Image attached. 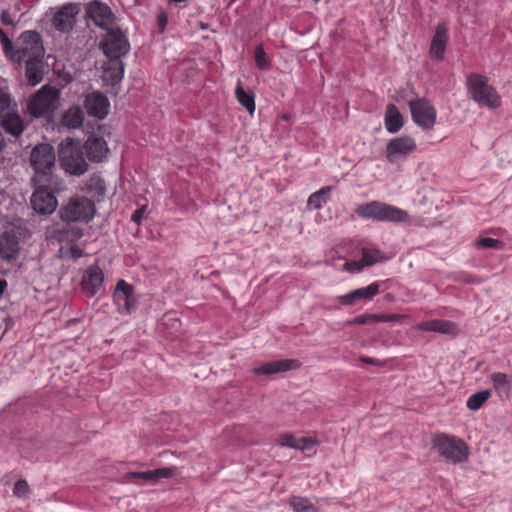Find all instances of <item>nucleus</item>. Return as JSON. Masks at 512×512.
Segmentation results:
<instances>
[{"instance_id": "nucleus-1", "label": "nucleus", "mask_w": 512, "mask_h": 512, "mask_svg": "<svg viewBox=\"0 0 512 512\" xmlns=\"http://www.w3.org/2000/svg\"><path fill=\"white\" fill-rule=\"evenodd\" d=\"M30 163L34 170L32 181L35 184H53L56 156L52 145L44 143L32 149Z\"/></svg>"}, {"instance_id": "nucleus-2", "label": "nucleus", "mask_w": 512, "mask_h": 512, "mask_svg": "<svg viewBox=\"0 0 512 512\" xmlns=\"http://www.w3.org/2000/svg\"><path fill=\"white\" fill-rule=\"evenodd\" d=\"M355 212L362 219L378 222L404 223L409 220L406 210L380 201L358 205Z\"/></svg>"}, {"instance_id": "nucleus-3", "label": "nucleus", "mask_w": 512, "mask_h": 512, "mask_svg": "<svg viewBox=\"0 0 512 512\" xmlns=\"http://www.w3.org/2000/svg\"><path fill=\"white\" fill-rule=\"evenodd\" d=\"M61 168L70 175L80 176L88 170L81 141L66 138L58 146Z\"/></svg>"}, {"instance_id": "nucleus-4", "label": "nucleus", "mask_w": 512, "mask_h": 512, "mask_svg": "<svg viewBox=\"0 0 512 512\" xmlns=\"http://www.w3.org/2000/svg\"><path fill=\"white\" fill-rule=\"evenodd\" d=\"M467 90L474 102L488 108H498L501 105V98L493 86L489 84L486 76L471 73L466 80Z\"/></svg>"}, {"instance_id": "nucleus-5", "label": "nucleus", "mask_w": 512, "mask_h": 512, "mask_svg": "<svg viewBox=\"0 0 512 512\" xmlns=\"http://www.w3.org/2000/svg\"><path fill=\"white\" fill-rule=\"evenodd\" d=\"M433 448L446 461L451 463H462L469 457V448L460 438L445 433H437L432 438Z\"/></svg>"}, {"instance_id": "nucleus-6", "label": "nucleus", "mask_w": 512, "mask_h": 512, "mask_svg": "<svg viewBox=\"0 0 512 512\" xmlns=\"http://www.w3.org/2000/svg\"><path fill=\"white\" fill-rule=\"evenodd\" d=\"M44 53L40 33L35 30H26L18 38L12 62L21 64L28 60L43 59Z\"/></svg>"}, {"instance_id": "nucleus-7", "label": "nucleus", "mask_w": 512, "mask_h": 512, "mask_svg": "<svg viewBox=\"0 0 512 512\" xmlns=\"http://www.w3.org/2000/svg\"><path fill=\"white\" fill-rule=\"evenodd\" d=\"M59 107V91L44 85L27 104L28 113L34 118L49 117Z\"/></svg>"}, {"instance_id": "nucleus-8", "label": "nucleus", "mask_w": 512, "mask_h": 512, "mask_svg": "<svg viewBox=\"0 0 512 512\" xmlns=\"http://www.w3.org/2000/svg\"><path fill=\"white\" fill-rule=\"evenodd\" d=\"M96 209L93 201L83 196L71 197L59 210L60 218L65 222H89Z\"/></svg>"}, {"instance_id": "nucleus-9", "label": "nucleus", "mask_w": 512, "mask_h": 512, "mask_svg": "<svg viewBox=\"0 0 512 512\" xmlns=\"http://www.w3.org/2000/svg\"><path fill=\"white\" fill-rule=\"evenodd\" d=\"M99 48L108 59L122 58L130 51V42L124 31L109 28L99 43Z\"/></svg>"}, {"instance_id": "nucleus-10", "label": "nucleus", "mask_w": 512, "mask_h": 512, "mask_svg": "<svg viewBox=\"0 0 512 512\" xmlns=\"http://www.w3.org/2000/svg\"><path fill=\"white\" fill-rule=\"evenodd\" d=\"M113 301L120 314H132L138 305V296L133 285L124 279L118 280L113 291Z\"/></svg>"}, {"instance_id": "nucleus-11", "label": "nucleus", "mask_w": 512, "mask_h": 512, "mask_svg": "<svg viewBox=\"0 0 512 512\" xmlns=\"http://www.w3.org/2000/svg\"><path fill=\"white\" fill-rule=\"evenodd\" d=\"M409 108L413 122L423 128L431 129L437 118V111L431 102L425 98H416L409 101Z\"/></svg>"}, {"instance_id": "nucleus-12", "label": "nucleus", "mask_w": 512, "mask_h": 512, "mask_svg": "<svg viewBox=\"0 0 512 512\" xmlns=\"http://www.w3.org/2000/svg\"><path fill=\"white\" fill-rule=\"evenodd\" d=\"M52 26L61 33H70L75 24L77 15L80 12L77 3H65L62 6L52 9Z\"/></svg>"}, {"instance_id": "nucleus-13", "label": "nucleus", "mask_w": 512, "mask_h": 512, "mask_svg": "<svg viewBox=\"0 0 512 512\" xmlns=\"http://www.w3.org/2000/svg\"><path fill=\"white\" fill-rule=\"evenodd\" d=\"M38 187L35 189L31 196V206L35 212L43 215L52 214L58 205L57 199L49 189L56 187L57 180H54L53 184H37Z\"/></svg>"}, {"instance_id": "nucleus-14", "label": "nucleus", "mask_w": 512, "mask_h": 512, "mask_svg": "<svg viewBox=\"0 0 512 512\" xmlns=\"http://www.w3.org/2000/svg\"><path fill=\"white\" fill-rule=\"evenodd\" d=\"M86 13L96 26L104 30L111 28L115 18L111 8L97 0L88 4Z\"/></svg>"}, {"instance_id": "nucleus-15", "label": "nucleus", "mask_w": 512, "mask_h": 512, "mask_svg": "<svg viewBox=\"0 0 512 512\" xmlns=\"http://www.w3.org/2000/svg\"><path fill=\"white\" fill-rule=\"evenodd\" d=\"M416 147L415 140L410 136L393 138L387 143L386 158L389 162H394L414 152Z\"/></svg>"}, {"instance_id": "nucleus-16", "label": "nucleus", "mask_w": 512, "mask_h": 512, "mask_svg": "<svg viewBox=\"0 0 512 512\" xmlns=\"http://www.w3.org/2000/svg\"><path fill=\"white\" fill-rule=\"evenodd\" d=\"M84 107L89 116L102 120L109 113L110 102L104 94L94 91L86 95Z\"/></svg>"}, {"instance_id": "nucleus-17", "label": "nucleus", "mask_w": 512, "mask_h": 512, "mask_svg": "<svg viewBox=\"0 0 512 512\" xmlns=\"http://www.w3.org/2000/svg\"><path fill=\"white\" fill-rule=\"evenodd\" d=\"M380 291V285L373 282L366 287L355 289L347 294L337 296V300L344 306H352L358 301L372 300Z\"/></svg>"}, {"instance_id": "nucleus-18", "label": "nucleus", "mask_w": 512, "mask_h": 512, "mask_svg": "<svg viewBox=\"0 0 512 512\" xmlns=\"http://www.w3.org/2000/svg\"><path fill=\"white\" fill-rule=\"evenodd\" d=\"M300 363L295 359H279L264 363L252 369L255 375H273L297 369Z\"/></svg>"}, {"instance_id": "nucleus-19", "label": "nucleus", "mask_w": 512, "mask_h": 512, "mask_svg": "<svg viewBox=\"0 0 512 512\" xmlns=\"http://www.w3.org/2000/svg\"><path fill=\"white\" fill-rule=\"evenodd\" d=\"M104 274L97 265L88 267L82 278V289L90 297L95 296L101 289Z\"/></svg>"}, {"instance_id": "nucleus-20", "label": "nucleus", "mask_w": 512, "mask_h": 512, "mask_svg": "<svg viewBox=\"0 0 512 512\" xmlns=\"http://www.w3.org/2000/svg\"><path fill=\"white\" fill-rule=\"evenodd\" d=\"M447 41L448 28L445 23H439L435 28L429 49V55L432 59L437 61L444 59Z\"/></svg>"}, {"instance_id": "nucleus-21", "label": "nucleus", "mask_w": 512, "mask_h": 512, "mask_svg": "<svg viewBox=\"0 0 512 512\" xmlns=\"http://www.w3.org/2000/svg\"><path fill=\"white\" fill-rule=\"evenodd\" d=\"M177 468L176 467H163L155 470L148 471H131L126 473L125 477L127 479L137 478L144 480L146 482L155 484L163 479H170L176 475Z\"/></svg>"}, {"instance_id": "nucleus-22", "label": "nucleus", "mask_w": 512, "mask_h": 512, "mask_svg": "<svg viewBox=\"0 0 512 512\" xmlns=\"http://www.w3.org/2000/svg\"><path fill=\"white\" fill-rule=\"evenodd\" d=\"M415 329L425 332H436L443 335H456L459 330L456 323L444 319H431L419 322L415 325Z\"/></svg>"}, {"instance_id": "nucleus-23", "label": "nucleus", "mask_w": 512, "mask_h": 512, "mask_svg": "<svg viewBox=\"0 0 512 512\" xmlns=\"http://www.w3.org/2000/svg\"><path fill=\"white\" fill-rule=\"evenodd\" d=\"M82 146L83 150H85L87 154V158L91 162L96 163L105 159L109 151L106 141L102 137L96 135L89 136Z\"/></svg>"}, {"instance_id": "nucleus-24", "label": "nucleus", "mask_w": 512, "mask_h": 512, "mask_svg": "<svg viewBox=\"0 0 512 512\" xmlns=\"http://www.w3.org/2000/svg\"><path fill=\"white\" fill-rule=\"evenodd\" d=\"M326 499H317L313 502L311 499L303 496H291L289 505L293 512H322L327 505Z\"/></svg>"}, {"instance_id": "nucleus-25", "label": "nucleus", "mask_w": 512, "mask_h": 512, "mask_svg": "<svg viewBox=\"0 0 512 512\" xmlns=\"http://www.w3.org/2000/svg\"><path fill=\"white\" fill-rule=\"evenodd\" d=\"M122 58L109 59L103 65V80L111 85L119 83L124 77L125 65Z\"/></svg>"}, {"instance_id": "nucleus-26", "label": "nucleus", "mask_w": 512, "mask_h": 512, "mask_svg": "<svg viewBox=\"0 0 512 512\" xmlns=\"http://www.w3.org/2000/svg\"><path fill=\"white\" fill-rule=\"evenodd\" d=\"M19 243L17 239L4 233L0 236V258L5 261L15 260L18 256Z\"/></svg>"}, {"instance_id": "nucleus-27", "label": "nucleus", "mask_w": 512, "mask_h": 512, "mask_svg": "<svg viewBox=\"0 0 512 512\" xmlns=\"http://www.w3.org/2000/svg\"><path fill=\"white\" fill-rule=\"evenodd\" d=\"M385 128L388 133L395 134L401 130L404 125L403 117L399 109L394 104H388L384 117Z\"/></svg>"}, {"instance_id": "nucleus-28", "label": "nucleus", "mask_w": 512, "mask_h": 512, "mask_svg": "<svg viewBox=\"0 0 512 512\" xmlns=\"http://www.w3.org/2000/svg\"><path fill=\"white\" fill-rule=\"evenodd\" d=\"M235 97L237 101L247 110L250 115H253L256 109L255 95L249 89L245 90L240 79L237 80L235 87Z\"/></svg>"}, {"instance_id": "nucleus-29", "label": "nucleus", "mask_w": 512, "mask_h": 512, "mask_svg": "<svg viewBox=\"0 0 512 512\" xmlns=\"http://www.w3.org/2000/svg\"><path fill=\"white\" fill-rule=\"evenodd\" d=\"M2 128L12 136H19L24 130V123L18 113L7 112L1 120Z\"/></svg>"}, {"instance_id": "nucleus-30", "label": "nucleus", "mask_w": 512, "mask_h": 512, "mask_svg": "<svg viewBox=\"0 0 512 512\" xmlns=\"http://www.w3.org/2000/svg\"><path fill=\"white\" fill-rule=\"evenodd\" d=\"M84 121V113L79 106H72L64 112L61 124L69 129L80 128Z\"/></svg>"}, {"instance_id": "nucleus-31", "label": "nucleus", "mask_w": 512, "mask_h": 512, "mask_svg": "<svg viewBox=\"0 0 512 512\" xmlns=\"http://www.w3.org/2000/svg\"><path fill=\"white\" fill-rule=\"evenodd\" d=\"M26 78L31 86L39 84L43 80V59H34L25 61Z\"/></svg>"}, {"instance_id": "nucleus-32", "label": "nucleus", "mask_w": 512, "mask_h": 512, "mask_svg": "<svg viewBox=\"0 0 512 512\" xmlns=\"http://www.w3.org/2000/svg\"><path fill=\"white\" fill-rule=\"evenodd\" d=\"M82 191L94 197H102L106 192L105 181L99 176H91L82 186Z\"/></svg>"}, {"instance_id": "nucleus-33", "label": "nucleus", "mask_w": 512, "mask_h": 512, "mask_svg": "<svg viewBox=\"0 0 512 512\" xmlns=\"http://www.w3.org/2000/svg\"><path fill=\"white\" fill-rule=\"evenodd\" d=\"M330 187H324L317 192L312 193L307 201L310 209H321L327 202Z\"/></svg>"}, {"instance_id": "nucleus-34", "label": "nucleus", "mask_w": 512, "mask_h": 512, "mask_svg": "<svg viewBox=\"0 0 512 512\" xmlns=\"http://www.w3.org/2000/svg\"><path fill=\"white\" fill-rule=\"evenodd\" d=\"M254 59L256 67L261 71H267L271 68V60L265 52L264 46L258 44L254 49Z\"/></svg>"}, {"instance_id": "nucleus-35", "label": "nucleus", "mask_w": 512, "mask_h": 512, "mask_svg": "<svg viewBox=\"0 0 512 512\" xmlns=\"http://www.w3.org/2000/svg\"><path fill=\"white\" fill-rule=\"evenodd\" d=\"M491 393L489 390H482L468 397L466 405L470 410L476 411L489 399Z\"/></svg>"}, {"instance_id": "nucleus-36", "label": "nucleus", "mask_w": 512, "mask_h": 512, "mask_svg": "<svg viewBox=\"0 0 512 512\" xmlns=\"http://www.w3.org/2000/svg\"><path fill=\"white\" fill-rule=\"evenodd\" d=\"M384 259L382 252L378 249H363L362 262L365 266H372Z\"/></svg>"}, {"instance_id": "nucleus-37", "label": "nucleus", "mask_w": 512, "mask_h": 512, "mask_svg": "<svg viewBox=\"0 0 512 512\" xmlns=\"http://www.w3.org/2000/svg\"><path fill=\"white\" fill-rule=\"evenodd\" d=\"M0 44L5 56L12 61V56L15 52L16 46L2 28H0Z\"/></svg>"}, {"instance_id": "nucleus-38", "label": "nucleus", "mask_w": 512, "mask_h": 512, "mask_svg": "<svg viewBox=\"0 0 512 512\" xmlns=\"http://www.w3.org/2000/svg\"><path fill=\"white\" fill-rule=\"evenodd\" d=\"M491 380L493 382V386L496 390L507 389L508 387V379L507 375L501 372H496L491 375Z\"/></svg>"}, {"instance_id": "nucleus-39", "label": "nucleus", "mask_w": 512, "mask_h": 512, "mask_svg": "<svg viewBox=\"0 0 512 512\" xmlns=\"http://www.w3.org/2000/svg\"><path fill=\"white\" fill-rule=\"evenodd\" d=\"M29 493V485L26 480H18L13 487V494L17 497H25Z\"/></svg>"}, {"instance_id": "nucleus-40", "label": "nucleus", "mask_w": 512, "mask_h": 512, "mask_svg": "<svg viewBox=\"0 0 512 512\" xmlns=\"http://www.w3.org/2000/svg\"><path fill=\"white\" fill-rule=\"evenodd\" d=\"M295 445L297 450H310L316 445V442L310 437H300L296 438Z\"/></svg>"}, {"instance_id": "nucleus-41", "label": "nucleus", "mask_w": 512, "mask_h": 512, "mask_svg": "<svg viewBox=\"0 0 512 512\" xmlns=\"http://www.w3.org/2000/svg\"><path fill=\"white\" fill-rule=\"evenodd\" d=\"M478 246L483 247V248L498 249V248H501L502 243L498 239L484 237V238L479 239Z\"/></svg>"}, {"instance_id": "nucleus-42", "label": "nucleus", "mask_w": 512, "mask_h": 512, "mask_svg": "<svg viewBox=\"0 0 512 512\" xmlns=\"http://www.w3.org/2000/svg\"><path fill=\"white\" fill-rule=\"evenodd\" d=\"M278 443L282 447H288V448L295 449L296 437H294L293 435L288 434V433L283 434L279 437Z\"/></svg>"}, {"instance_id": "nucleus-43", "label": "nucleus", "mask_w": 512, "mask_h": 512, "mask_svg": "<svg viewBox=\"0 0 512 512\" xmlns=\"http://www.w3.org/2000/svg\"><path fill=\"white\" fill-rule=\"evenodd\" d=\"M363 267H365V265L361 259L348 261L344 264L345 270L352 272V273L360 272L363 269Z\"/></svg>"}, {"instance_id": "nucleus-44", "label": "nucleus", "mask_w": 512, "mask_h": 512, "mask_svg": "<svg viewBox=\"0 0 512 512\" xmlns=\"http://www.w3.org/2000/svg\"><path fill=\"white\" fill-rule=\"evenodd\" d=\"M10 106V97L2 89H0V116L8 110Z\"/></svg>"}, {"instance_id": "nucleus-45", "label": "nucleus", "mask_w": 512, "mask_h": 512, "mask_svg": "<svg viewBox=\"0 0 512 512\" xmlns=\"http://www.w3.org/2000/svg\"><path fill=\"white\" fill-rule=\"evenodd\" d=\"M157 26L159 28V32L160 33H164L165 29H166V26H167V23H168V14L167 12L165 11H161L158 15H157Z\"/></svg>"}, {"instance_id": "nucleus-46", "label": "nucleus", "mask_w": 512, "mask_h": 512, "mask_svg": "<svg viewBox=\"0 0 512 512\" xmlns=\"http://www.w3.org/2000/svg\"><path fill=\"white\" fill-rule=\"evenodd\" d=\"M146 208L147 206L143 205L140 208L136 209L131 215V221L136 223L137 225H140L144 217Z\"/></svg>"}, {"instance_id": "nucleus-47", "label": "nucleus", "mask_w": 512, "mask_h": 512, "mask_svg": "<svg viewBox=\"0 0 512 512\" xmlns=\"http://www.w3.org/2000/svg\"><path fill=\"white\" fill-rule=\"evenodd\" d=\"M360 360H361V362H363L365 364H372V365H378V366L383 365V363L379 359L372 358V357L363 356L360 358Z\"/></svg>"}, {"instance_id": "nucleus-48", "label": "nucleus", "mask_w": 512, "mask_h": 512, "mask_svg": "<svg viewBox=\"0 0 512 512\" xmlns=\"http://www.w3.org/2000/svg\"><path fill=\"white\" fill-rule=\"evenodd\" d=\"M7 287V282L4 279H0V295H2Z\"/></svg>"}, {"instance_id": "nucleus-49", "label": "nucleus", "mask_w": 512, "mask_h": 512, "mask_svg": "<svg viewBox=\"0 0 512 512\" xmlns=\"http://www.w3.org/2000/svg\"><path fill=\"white\" fill-rule=\"evenodd\" d=\"M1 20H2V22H3L5 25H12V24H13V21H12V20H10V19H8L5 15H3V16L1 17Z\"/></svg>"}, {"instance_id": "nucleus-50", "label": "nucleus", "mask_w": 512, "mask_h": 512, "mask_svg": "<svg viewBox=\"0 0 512 512\" xmlns=\"http://www.w3.org/2000/svg\"><path fill=\"white\" fill-rule=\"evenodd\" d=\"M355 322L359 323V324H364L366 322V319L364 316H358L356 319H355Z\"/></svg>"}, {"instance_id": "nucleus-51", "label": "nucleus", "mask_w": 512, "mask_h": 512, "mask_svg": "<svg viewBox=\"0 0 512 512\" xmlns=\"http://www.w3.org/2000/svg\"><path fill=\"white\" fill-rule=\"evenodd\" d=\"M4 146H5L4 137L0 133V151L3 149Z\"/></svg>"}, {"instance_id": "nucleus-52", "label": "nucleus", "mask_w": 512, "mask_h": 512, "mask_svg": "<svg viewBox=\"0 0 512 512\" xmlns=\"http://www.w3.org/2000/svg\"><path fill=\"white\" fill-rule=\"evenodd\" d=\"M389 319V316L388 315H381V316H378V320L379 321H388Z\"/></svg>"}, {"instance_id": "nucleus-53", "label": "nucleus", "mask_w": 512, "mask_h": 512, "mask_svg": "<svg viewBox=\"0 0 512 512\" xmlns=\"http://www.w3.org/2000/svg\"><path fill=\"white\" fill-rule=\"evenodd\" d=\"M168 1L171 2V3H185L188 0H168Z\"/></svg>"}, {"instance_id": "nucleus-54", "label": "nucleus", "mask_w": 512, "mask_h": 512, "mask_svg": "<svg viewBox=\"0 0 512 512\" xmlns=\"http://www.w3.org/2000/svg\"><path fill=\"white\" fill-rule=\"evenodd\" d=\"M72 253H73V257H80L81 256V252L72 250Z\"/></svg>"}, {"instance_id": "nucleus-55", "label": "nucleus", "mask_w": 512, "mask_h": 512, "mask_svg": "<svg viewBox=\"0 0 512 512\" xmlns=\"http://www.w3.org/2000/svg\"><path fill=\"white\" fill-rule=\"evenodd\" d=\"M282 118H283L284 120H288L289 116H288V115H283V116H282Z\"/></svg>"}, {"instance_id": "nucleus-56", "label": "nucleus", "mask_w": 512, "mask_h": 512, "mask_svg": "<svg viewBox=\"0 0 512 512\" xmlns=\"http://www.w3.org/2000/svg\"><path fill=\"white\" fill-rule=\"evenodd\" d=\"M315 2H318L319 0H314Z\"/></svg>"}]
</instances>
